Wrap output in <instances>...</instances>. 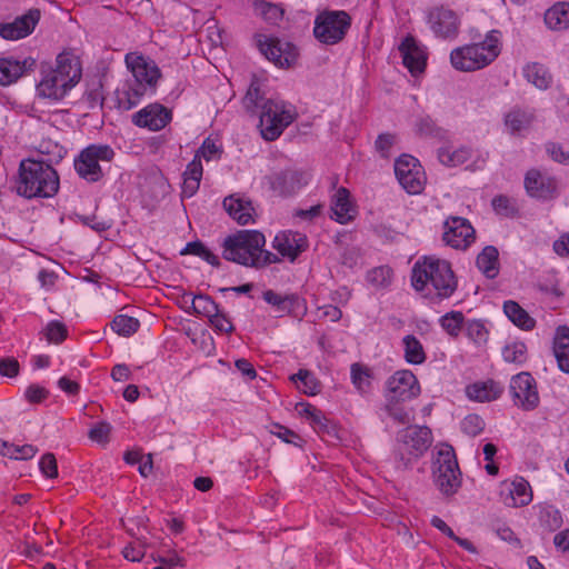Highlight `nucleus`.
I'll return each mask as SVG.
<instances>
[{"label":"nucleus","instance_id":"4be33fe9","mask_svg":"<svg viewBox=\"0 0 569 569\" xmlns=\"http://www.w3.org/2000/svg\"><path fill=\"white\" fill-rule=\"evenodd\" d=\"M428 20L436 34L442 38L455 36L458 31L457 14L445 7H437L430 10Z\"/></svg>","mask_w":569,"mask_h":569},{"label":"nucleus","instance_id":"6ab92c4d","mask_svg":"<svg viewBox=\"0 0 569 569\" xmlns=\"http://www.w3.org/2000/svg\"><path fill=\"white\" fill-rule=\"evenodd\" d=\"M40 20V10L30 9L10 23L0 24V36L7 40H18L29 36Z\"/></svg>","mask_w":569,"mask_h":569},{"label":"nucleus","instance_id":"680f3d73","mask_svg":"<svg viewBox=\"0 0 569 569\" xmlns=\"http://www.w3.org/2000/svg\"><path fill=\"white\" fill-rule=\"evenodd\" d=\"M19 362L14 358L0 359V375L8 378H13L19 373Z\"/></svg>","mask_w":569,"mask_h":569},{"label":"nucleus","instance_id":"aec40b11","mask_svg":"<svg viewBox=\"0 0 569 569\" xmlns=\"http://www.w3.org/2000/svg\"><path fill=\"white\" fill-rule=\"evenodd\" d=\"M171 120V111L159 103L149 104L133 114L136 126L158 131L164 128Z\"/></svg>","mask_w":569,"mask_h":569},{"label":"nucleus","instance_id":"774afa93","mask_svg":"<svg viewBox=\"0 0 569 569\" xmlns=\"http://www.w3.org/2000/svg\"><path fill=\"white\" fill-rule=\"evenodd\" d=\"M48 397V391L39 386H30L26 390V398L29 402L38 403L44 400Z\"/></svg>","mask_w":569,"mask_h":569},{"label":"nucleus","instance_id":"c9c22d12","mask_svg":"<svg viewBox=\"0 0 569 569\" xmlns=\"http://www.w3.org/2000/svg\"><path fill=\"white\" fill-rule=\"evenodd\" d=\"M472 151L468 147H460L451 150L450 148H440L438 150L439 161L447 167H457L467 162L471 158Z\"/></svg>","mask_w":569,"mask_h":569},{"label":"nucleus","instance_id":"2eb2a0df","mask_svg":"<svg viewBox=\"0 0 569 569\" xmlns=\"http://www.w3.org/2000/svg\"><path fill=\"white\" fill-rule=\"evenodd\" d=\"M259 48L262 54L278 67L289 68L298 59L297 47L278 38L264 37L263 40H259Z\"/></svg>","mask_w":569,"mask_h":569},{"label":"nucleus","instance_id":"8fccbe9b","mask_svg":"<svg viewBox=\"0 0 569 569\" xmlns=\"http://www.w3.org/2000/svg\"><path fill=\"white\" fill-rule=\"evenodd\" d=\"M485 429V421L483 419L478 415H468L465 417V419L461 421V430L463 433L476 437L479 433L482 432Z\"/></svg>","mask_w":569,"mask_h":569},{"label":"nucleus","instance_id":"de8ad7c7","mask_svg":"<svg viewBox=\"0 0 569 569\" xmlns=\"http://www.w3.org/2000/svg\"><path fill=\"white\" fill-rule=\"evenodd\" d=\"M192 308L197 313L210 318L219 309L218 305L207 295H197L192 300Z\"/></svg>","mask_w":569,"mask_h":569},{"label":"nucleus","instance_id":"864d4df0","mask_svg":"<svg viewBox=\"0 0 569 569\" xmlns=\"http://www.w3.org/2000/svg\"><path fill=\"white\" fill-rule=\"evenodd\" d=\"M39 468L41 472L48 478L52 479L58 477L57 459L53 453H44L40 459Z\"/></svg>","mask_w":569,"mask_h":569},{"label":"nucleus","instance_id":"603ef678","mask_svg":"<svg viewBox=\"0 0 569 569\" xmlns=\"http://www.w3.org/2000/svg\"><path fill=\"white\" fill-rule=\"evenodd\" d=\"M545 149L555 162L569 166V150H565L560 143L549 141L545 144Z\"/></svg>","mask_w":569,"mask_h":569},{"label":"nucleus","instance_id":"f8f14e48","mask_svg":"<svg viewBox=\"0 0 569 569\" xmlns=\"http://www.w3.org/2000/svg\"><path fill=\"white\" fill-rule=\"evenodd\" d=\"M420 385L410 370H398L386 382V399L411 401L420 395Z\"/></svg>","mask_w":569,"mask_h":569},{"label":"nucleus","instance_id":"79ce46f5","mask_svg":"<svg viewBox=\"0 0 569 569\" xmlns=\"http://www.w3.org/2000/svg\"><path fill=\"white\" fill-rule=\"evenodd\" d=\"M503 360L522 365L527 361V346L521 341L511 342L502 349Z\"/></svg>","mask_w":569,"mask_h":569},{"label":"nucleus","instance_id":"b1692460","mask_svg":"<svg viewBox=\"0 0 569 569\" xmlns=\"http://www.w3.org/2000/svg\"><path fill=\"white\" fill-rule=\"evenodd\" d=\"M308 247L307 238L299 232H282L276 236L273 248L282 256L293 261Z\"/></svg>","mask_w":569,"mask_h":569},{"label":"nucleus","instance_id":"c756f323","mask_svg":"<svg viewBox=\"0 0 569 569\" xmlns=\"http://www.w3.org/2000/svg\"><path fill=\"white\" fill-rule=\"evenodd\" d=\"M476 264L488 279H495L499 273L498 249L495 246H486L477 256Z\"/></svg>","mask_w":569,"mask_h":569},{"label":"nucleus","instance_id":"bb28decb","mask_svg":"<svg viewBox=\"0 0 569 569\" xmlns=\"http://www.w3.org/2000/svg\"><path fill=\"white\" fill-rule=\"evenodd\" d=\"M552 349L559 369L569 373V327L559 326L557 328Z\"/></svg>","mask_w":569,"mask_h":569},{"label":"nucleus","instance_id":"e433bc0d","mask_svg":"<svg viewBox=\"0 0 569 569\" xmlns=\"http://www.w3.org/2000/svg\"><path fill=\"white\" fill-rule=\"evenodd\" d=\"M351 380L357 390L361 393H368L371 390L370 369L361 363L351 365Z\"/></svg>","mask_w":569,"mask_h":569},{"label":"nucleus","instance_id":"58836bf2","mask_svg":"<svg viewBox=\"0 0 569 569\" xmlns=\"http://www.w3.org/2000/svg\"><path fill=\"white\" fill-rule=\"evenodd\" d=\"M562 516L560 511L553 507H545L539 513L540 527L551 532L556 531L562 526Z\"/></svg>","mask_w":569,"mask_h":569},{"label":"nucleus","instance_id":"c03bdc74","mask_svg":"<svg viewBox=\"0 0 569 569\" xmlns=\"http://www.w3.org/2000/svg\"><path fill=\"white\" fill-rule=\"evenodd\" d=\"M463 320L461 311H450L441 317L440 325L450 336L457 337L461 331Z\"/></svg>","mask_w":569,"mask_h":569},{"label":"nucleus","instance_id":"13d9d810","mask_svg":"<svg viewBox=\"0 0 569 569\" xmlns=\"http://www.w3.org/2000/svg\"><path fill=\"white\" fill-rule=\"evenodd\" d=\"M111 431L110 423L101 421L89 431V438L97 442H106Z\"/></svg>","mask_w":569,"mask_h":569},{"label":"nucleus","instance_id":"7c9ffc66","mask_svg":"<svg viewBox=\"0 0 569 569\" xmlns=\"http://www.w3.org/2000/svg\"><path fill=\"white\" fill-rule=\"evenodd\" d=\"M503 312L515 326L522 330L529 331L536 326V320L513 300L503 303Z\"/></svg>","mask_w":569,"mask_h":569},{"label":"nucleus","instance_id":"0e129e2a","mask_svg":"<svg viewBox=\"0 0 569 569\" xmlns=\"http://www.w3.org/2000/svg\"><path fill=\"white\" fill-rule=\"evenodd\" d=\"M202 177V164L201 160L196 156L191 162L187 166L186 171L183 172V178L187 179H196L198 181L201 180Z\"/></svg>","mask_w":569,"mask_h":569},{"label":"nucleus","instance_id":"bf43d9fd","mask_svg":"<svg viewBox=\"0 0 569 569\" xmlns=\"http://www.w3.org/2000/svg\"><path fill=\"white\" fill-rule=\"evenodd\" d=\"M260 8L261 14L264 18V20L271 23H277L279 20H281L283 16V10L276 4L262 2L260 4Z\"/></svg>","mask_w":569,"mask_h":569},{"label":"nucleus","instance_id":"dca6fc26","mask_svg":"<svg viewBox=\"0 0 569 569\" xmlns=\"http://www.w3.org/2000/svg\"><path fill=\"white\" fill-rule=\"evenodd\" d=\"M398 49L403 66L412 77H418L425 72L428 54L426 49L418 43L415 37L411 34L406 36Z\"/></svg>","mask_w":569,"mask_h":569},{"label":"nucleus","instance_id":"f03ea898","mask_svg":"<svg viewBox=\"0 0 569 569\" xmlns=\"http://www.w3.org/2000/svg\"><path fill=\"white\" fill-rule=\"evenodd\" d=\"M264 236L258 230H240L228 236L222 243V257L246 267L263 268L279 261L278 257L263 250Z\"/></svg>","mask_w":569,"mask_h":569},{"label":"nucleus","instance_id":"cd10ccee","mask_svg":"<svg viewBox=\"0 0 569 569\" xmlns=\"http://www.w3.org/2000/svg\"><path fill=\"white\" fill-rule=\"evenodd\" d=\"M502 391L503 387L493 380L476 382L468 386L466 390L467 396L471 400L480 402L496 400L501 396Z\"/></svg>","mask_w":569,"mask_h":569},{"label":"nucleus","instance_id":"39448f33","mask_svg":"<svg viewBox=\"0 0 569 569\" xmlns=\"http://www.w3.org/2000/svg\"><path fill=\"white\" fill-rule=\"evenodd\" d=\"M411 283L417 291H422L431 284L440 299L451 297L457 289V279L450 263L427 257L415 263Z\"/></svg>","mask_w":569,"mask_h":569},{"label":"nucleus","instance_id":"3c124183","mask_svg":"<svg viewBox=\"0 0 569 569\" xmlns=\"http://www.w3.org/2000/svg\"><path fill=\"white\" fill-rule=\"evenodd\" d=\"M44 336L49 342L60 343L67 337V328L59 321H51L44 328Z\"/></svg>","mask_w":569,"mask_h":569},{"label":"nucleus","instance_id":"4d7b16f0","mask_svg":"<svg viewBox=\"0 0 569 569\" xmlns=\"http://www.w3.org/2000/svg\"><path fill=\"white\" fill-rule=\"evenodd\" d=\"M122 555L129 561H140L144 556V543L140 539L131 542L124 547Z\"/></svg>","mask_w":569,"mask_h":569},{"label":"nucleus","instance_id":"0eeeda50","mask_svg":"<svg viewBox=\"0 0 569 569\" xmlns=\"http://www.w3.org/2000/svg\"><path fill=\"white\" fill-rule=\"evenodd\" d=\"M432 445L431 430L426 426H409L397 433L393 450L398 469H407L421 458Z\"/></svg>","mask_w":569,"mask_h":569},{"label":"nucleus","instance_id":"a878e982","mask_svg":"<svg viewBox=\"0 0 569 569\" xmlns=\"http://www.w3.org/2000/svg\"><path fill=\"white\" fill-rule=\"evenodd\" d=\"M223 208L239 224H248L252 221L254 208L251 201L240 194H230L223 200Z\"/></svg>","mask_w":569,"mask_h":569},{"label":"nucleus","instance_id":"f3484780","mask_svg":"<svg viewBox=\"0 0 569 569\" xmlns=\"http://www.w3.org/2000/svg\"><path fill=\"white\" fill-rule=\"evenodd\" d=\"M76 83L77 76L62 74L61 71L51 69L43 76L37 90L44 98L60 100Z\"/></svg>","mask_w":569,"mask_h":569},{"label":"nucleus","instance_id":"7ed1b4c3","mask_svg":"<svg viewBox=\"0 0 569 569\" xmlns=\"http://www.w3.org/2000/svg\"><path fill=\"white\" fill-rule=\"evenodd\" d=\"M126 64L131 70L134 82L119 93L118 104L123 110H130L139 103L148 90L154 92L161 72L152 59L137 52L126 54Z\"/></svg>","mask_w":569,"mask_h":569},{"label":"nucleus","instance_id":"a18cd8bd","mask_svg":"<svg viewBox=\"0 0 569 569\" xmlns=\"http://www.w3.org/2000/svg\"><path fill=\"white\" fill-rule=\"evenodd\" d=\"M4 448V456H8L11 459H21V460H28L34 457V455L38 452V448L32 445H13V443H3Z\"/></svg>","mask_w":569,"mask_h":569},{"label":"nucleus","instance_id":"c85d7f7f","mask_svg":"<svg viewBox=\"0 0 569 569\" xmlns=\"http://www.w3.org/2000/svg\"><path fill=\"white\" fill-rule=\"evenodd\" d=\"M332 217L339 223H347L353 218V208L350 201V192L341 187L333 196L331 203Z\"/></svg>","mask_w":569,"mask_h":569},{"label":"nucleus","instance_id":"5701e85b","mask_svg":"<svg viewBox=\"0 0 569 569\" xmlns=\"http://www.w3.org/2000/svg\"><path fill=\"white\" fill-rule=\"evenodd\" d=\"M307 183V176L298 170H282L270 178V184L273 191L280 196H290Z\"/></svg>","mask_w":569,"mask_h":569},{"label":"nucleus","instance_id":"f257e3e1","mask_svg":"<svg viewBox=\"0 0 569 569\" xmlns=\"http://www.w3.org/2000/svg\"><path fill=\"white\" fill-rule=\"evenodd\" d=\"M242 103L250 113L260 111V132L268 141L276 140L295 119L292 109L284 101L264 97L262 83L257 78L252 79Z\"/></svg>","mask_w":569,"mask_h":569},{"label":"nucleus","instance_id":"a211bd4d","mask_svg":"<svg viewBox=\"0 0 569 569\" xmlns=\"http://www.w3.org/2000/svg\"><path fill=\"white\" fill-rule=\"evenodd\" d=\"M525 188L531 198L540 200H551L558 193L557 179L537 169H530L526 173Z\"/></svg>","mask_w":569,"mask_h":569},{"label":"nucleus","instance_id":"412c9836","mask_svg":"<svg viewBox=\"0 0 569 569\" xmlns=\"http://www.w3.org/2000/svg\"><path fill=\"white\" fill-rule=\"evenodd\" d=\"M262 298L274 308L279 316L291 315L298 317L306 309L303 301L295 293L280 295L273 290H266Z\"/></svg>","mask_w":569,"mask_h":569},{"label":"nucleus","instance_id":"423d86ee","mask_svg":"<svg viewBox=\"0 0 569 569\" xmlns=\"http://www.w3.org/2000/svg\"><path fill=\"white\" fill-rule=\"evenodd\" d=\"M501 52V32L491 30L485 40L456 48L450 53L455 69L470 72L482 69L493 62Z\"/></svg>","mask_w":569,"mask_h":569},{"label":"nucleus","instance_id":"09e8293b","mask_svg":"<svg viewBox=\"0 0 569 569\" xmlns=\"http://www.w3.org/2000/svg\"><path fill=\"white\" fill-rule=\"evenodd\" d=\"M54 70L61 71L62 74L77 76V82L81 78V69L79 64L69 54L58 56L57 67Z\"/></svg>","mask_w":569,"mask_h":569},{"label":"nucleus","instance_id":"37998d69","mask_svg":"<svg viewBox=\"0 0 569 569\" xmlns=\"http://www.w3.org/2000/svg\"><path fill=\"white\" fill-rule=\"evenodd\" d=\"M139 326H140V323H139L138 319H136L133 317L126 316V315H119V316L114 317V319L111 322V328L118 335H121L124 337L134 333L138 330Z\"/></svg>","mask_w":569,"mask_h":569},{"label":"nucleus","instance_id":"6e6d98bb","mask_svg":"<svg viewBox=\"0 0 569 569\" xmlns=\"http://www.w3.org/2000/svg\"><path fill=\"white\" fill-rule=\"evenodd\" d=\"M101 89V82H96L91 89L86 91L83 98L87 101L89 108L93 109L98 106L102 107L104 98L102 96Z\"/></svg>","mask_w":569,"mask_h":569},{"label":"nucleus","instance_id":"1a4fd4ad","mask_svg":"<svg viewBox=\"0 0 569 569\" xmlns=\"http://www.w3.org/2000/svg\"><path fill=\"white\" fill-rule=\"evenodd\" d=\"M351 26V17L342 10H325L315 19V38L325 44H336L347 34Z\"/></svg>","mask_w":569,"mask_h":569},{"label":"nucleus","instance_id":"393cba45","mask_svg":"<svg viewBox=\"0 0 569 569\" xmlns=\"http://www.w3.org/2000/svg\"><path fill=\"white\" fill-rule=\"evenodd\" d=\"M36 60L31 57L23 60H16L13 58L0 59V84L8 86L16 82L19 78L24 76L28 71L33 70Z\"/></svg>","mask_w":569,"mask_h":569},{"label":"nucleus","instance_id":"2f4dec72","mask_svg":"<svg viewBox=\"0 0 569 569\" xmlns=\"http://www.w3.org/2000/svg\"><path fill=\"white\" fill-rule=\"evenodd\" d=\"M525 78L540 90H546L552 82V76L541 63L531 62L523 68Z\"/></svg>","mask_w":569,"mask_h":569},{"label":"nucleus","instance_id":"473e14b6","mask_svg":"<svg viewBox=\"0 0 569 569\" xmlns=\"http://www.w3.org/2000/svg\"><path fill=\"white\" fill-rule=\"evenodd\" d=\"M545 22L552 30H563L569 27V3H557L545 13Z\"/></svg>","mask_w":569,"mask_h":569},{"label":"nucleus","instance_id":"ddd939ff","mask_svg":"<svg viewBox=\"0 0 569 569\" xmlns=\"http://www.w3.org/2000/svg\"><path fill=\"white\" fill-rule=\"evenodd\" d=\"M443 228L442 240L455 249L466 250L476 239V231L466 218L449 217Z\"/></svg>","mask_w":569,"mask_h":569},{"label":"nucleus","instance_id":"a19ab883","mask_svg":"<svg viewBox=\"0 0 569 569\" xmlns=\"http://www.w3.org/2000/svg\"><path fill=\"white\" fill-rule=\"evenodd\" d=\"M406 401L386 399L385 410L390 418L400 425L411 421L410 411L403 406Z\"/></svg>","mask_w":569,"mask_h":569},{"label":"nucleus","instance_id":"6e6552de","mask_svg":"<svg viewBox=\"0 0 569 569\" xmlns=\"http://www.w3.org/2000/svg\"><path fill=\"white\" fill-rule=\"evenodd\" d=\"M437 488L446 496L455 495L461 487V471L455 449L448 443L437 447L432 466Z\"/></svg>","mask_w":569,"mask_h":569},{"label":"nucleus","instance_id":"9b49d317","mask_svg":"<svg viewBox=\"0 0 569 569\" xmlns=\"http://www.w3.org/2000/svg\"><path fill=\"white\" fill-rule=\"evenodd\" d=\"M395 173L401 187L410 194H419L426 183V174L418 160L402 154L395 162Z\"/></svg>","mask_w":569,"mask_h":569},{"label":"nucleus","instance_id":"69168bd1","mask_svg":"<svg viewBox=\"0 0 569 569\" xmlns=\"http://www.w3.org/2000/svg\"><path fill=\"white\" fill-rule=\"evenodd\" d=\"M467 332H468V336L471 339H473L476 342L486 340V335H487L486 328L479 321H476V320L471 321L468 325Z\"/></svg>","mask_w":569,"mask_h":569},{"label":"nucleus","instance_id":"052dcab7","mask_svg":"<svg viewBox=\"0 0 569 569\" xmlns=\"http://www.w3.org/2000/svg\"><path fill=\"white\" fill-rule=\"evenodd\" d=\"M493 210L499 214L510 216L515 212L510 199L507 196H496L491 201Z\"/></svg>","mask_w":569,"mask_h":569},{"label":"nucleus","instance_id":"20e7f679","mask_svg":"<svg viewBox=\"0 0 569 569\" xmlns=\"http://www.w3.org/2000/svg\"><path fill=\"white\" fill-rule=\"evenodd\" d=\"M17 192L24 198H51L59 190L57 171L43 161L22 160L19 166Z\"/></svg>","mask_w":569,"mask_h":569},{"label":"nucleus","instance_id":"49530a36","mask_svg":"<svg viewBox=\"0 0 569 569\" xmlns=\"http://www.w3.org/2000/svg\"><path fill=\"white\" fill-rule=\"evenodd\" d=\"M531 121L532 116L521 110H513L509 112L506 117V124L513 132L527 128L531 123Z\"/></svg>","mask_w":569,"mask_h":569},{"label":"nucleus","instance_id":"ea45409f","mask_svg":"<svg viewBox=\"0 0 569 569\" xmlns=\"http://www.w3.org/2000/svg\"><path fill=\"white\" fill-rule=\"evenodd\" d=\"M291 380L295 382L299 380L303 386L302 392L308 396H316L321 390L319 380L307 369H300L296 375L291 376Z\"/></svg>","mask_w":569,"mask_h":569},{"label":"nucleus","instance_id":"4468645a","mask_svg":"<svg viewBox=\"0 0 569 569\" xmlns=\"http://www.w3.org/2000/svg\"><path fill=\"white\" fill-rule=\"evenodd\" d=\"M510 390L515 403L523 410H533L539 405L536 380L529 372H520L512 377Z\"/></svg>","mask_w":569,"mask_h":569},{"label":"nucleus","instance_id":"338daca9","mask_svg":"<svg viewBox=\"0 0 569 569\" xmlns=\"http://www.w3.org/2000/svg\"><path fill=\"white\" fill-rule=\"evenodd\" d=\"M395 142V136L390 133H381L376 140V149L382 154L388 156L390 148Z\"/></svg>","mask_w":569,"mask_h":569},{"label":"nucleus","instance_id":"5fc2aeb1","mask_svg":"<svg viewBox=\"0 0 569 569\" xmlns=\"http://www.w3.org/2000/svg\"><path fill=\"white\" fill-rule=\"evenodd\" d=\"M209 321L220 332L230 333L234 329L230 319L224 313H221L219 309L209 318Z\"/></svg>","mask_w":569,"mask_h":569},{"label":"nucleus","instance_id":"72a5a7b5","mask_svg":"<svg viewBox=\"0 0 569 569\" xmlns=\"http://www.w3.org/2000/svg\"><path fill=\"white\" fill-rule=\"evenodd\" d=\"M509 495L512 507H523L531 502L532 491L529 482L520 477L515 479L509 486Z\"/></svg>","mask_w":569,"mask_h":569},{"label":"nucleus","instance_id":"9d476101","mask_svg":"<svg viewBox=\"0 0 569 569\" xmlns=\"http://www.w3.org/2000/svg\"><path fill=\"white\" fill-rule=\"evenodd\" d=\"M114 151L108 144H91L83 149L74 161L78 174L89 182H97L103 177L100 161L109 162Z\"/></svg>","mask_w":569,"mask_h":569},{"label":"nucleus","instance_id":"f704fd0d","mask_svg":"<svg viewBox=\"0 0 569 569\" xmlns=\"http://www.w3.org/2000/svg\"><path fill=\"white\" fill-rule=\"evenodd\" d=\"M405 349V360L411 365H421L426 361L427 356L422 343L413 335H407L402 339Z\"/></svg>","mask_w":569,"mask_h":569},{"label":"nucleus","instance_id":"4c0bfd02","mask_svg":"<svg viewBox=\"0 0 569 569\" xmlns=\"http://www.w3.org/2000/svg\"><path fill=\"white\" fill-rule=\"evenodd\" d=\"M416 129L420 136L430 137L438 140L445 139L447 133V131L439 127L429 116L420 118L416 124Z\"/></svg>","mask_w":569,"mask_h":569},{"label":"nucleus","instance_id":"e2e57ef3","mask_svg":"<svg viewBox=\"0 0 569 569\" xmlns=\"http://www.w3.org/2000/svg\"><path fill=\"white\" fill-rule=\"evenodd\" d=\"M391 271L386 267H379L373 269L369 273V280L379 286H386L390 282Z\"/></svg>","mask_w":569,"mask_h":569}]
</instances>
